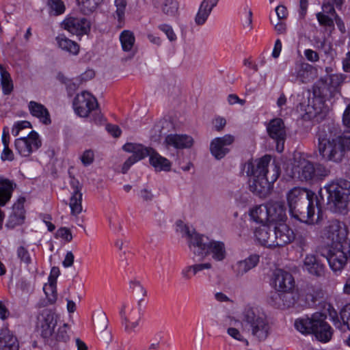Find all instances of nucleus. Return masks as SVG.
Here are the masks:
<instances>
[{"instance_id":"obj_55","label":"nucleus","mask_w":350,"mask_h":350,"mask_svg":"<svg viewBox=\"0 0 350 350\" xmlns=\"http://www.w3.org/2000/svg\"><path fill=\"white\" fill-rule=\"evenodd\" d=\"M228 334L233 338L243 342L246 346L249 345V342L247 339H245L240 333L239 330L234 328V327H229L227 329Z\"/></svg>"},{"instance_id":"obj_22","label":"nucleus","mask_w":350,"mask_h":350,"mask_svg":"<svg viewBox=\"0 0 350 350\" xmlns=\"http://www.w3.org/2000/svg\"><path fill=\"white\" fill-rule=\"evenodd\" d=\"M329 317L332 318L334 325L345 332L347 329L350 330V304H347L340 311V319L342 322L338 319L336 311L329 306L328 308Z\"/></svg>"},{"instance_id":"obj_45","label":"nucleus","mask_w":350,"mask_h":350,"mask_svg":"<svg viewBox=\"0 0 350 350\" xmlns=\"http://www.w3.org/2000/svg\"><path fill=\"white\" fill-rule=\"evenodd\" d=\"M241 22L245 29L250 31L252 29V12L247 5H245L243 8Z\"/></svg>"},{"instance_id":"obj_12","label":"nucleus","mask_w":350,"mask_h":350,"mask_svg":"<svg viewBox=\"0 0 350 350\" xmlns=\"http://www.w3.org/2000/svg\"><path fill=\"white\" fill-rule=\"evenodd\" d=\"M15 149L22 157H28L42 146L39 135L31 131L27 137L18 138L14 142Z\"/></svg>"},{"instance_id":"obj_20","label":"nucleus","mask_w":350,"mask_h":350,"mask_svg":"<svg viewBox=\"0 0 350 350\" xmlns=\"http://www.w3.org/2000/svg\"><path fill=\"white\" fill-rule=\"evenodd\" d=\"M273 283L277 291L287 293L293 289L295 282L290 273L278 269L273 273Z\"/></svg>"},{"instance_id":"obj_42","label":"nucleus","mask_w":350,"mask_h":350,"mask_svg":"<svg viewBox=\"0 0 350 350\" xmlns=\"http://www.w3.org/2000/svg\"><path fill=\"white\" fill-rule=\"evenodd\" d=\"M80 10L84 14H89L94 12L103 0H77Z\"/></svg>"},{"instance_id":"obj_9","label":"nucleus","mask_w":350,"mask_h":350,"mask_svg":"<svg viewBox=\"0 0 350 350\" xmlns=\"http://www.w3.org/2000/svg\"><path fill=\"white\" fill-rule=\"evenodd\" d=\"M176 226L177 230L188 239L189 247L194 254L201 257L207 256V248L211 241L208 237L199 234L195 231L191 232L182 221H178Z\"/></svg>"},{"instance_id":"obj_52","label":"nucleus","mask_w":350,"mask_h":350,"mask_svg":"<svg viewBox=\"0 0 350 350\" xmlns=\"http://www.w3.org/2000/svg\"><path fill=\"white\" fill-rule=\"evenodd\" d=\"M120 41L121 44H134V33L129 30H124L120 35Z\"/></svg>"},{"instance_id":"obj_19","label":"nucleus","mask_w":350,"mask_h":350,"mask_svg":"<svg viewBox=\"0 0 350 350\" xmlns=\"http://www.w3.org/2000/svg\"><path fill=\"white\" fill-rule=\"evenodd\" d=\"M274 247H283L291 243L295 239V234L284 222L278 223L273 229Z\"/></svg>"},{"instance_id":"obj_26","label":"nucleus","mask_w":350,"mask_h":350,"mask_svg":"<svg viewBox=\"0 0 350 350\" xmlns=\"http://www.w3.org/2000/svg\"><path fill=\"white\" fill-rule=\"evenodd\" d=\"M260 256L258 254H252L247 258L238 261L232 266L234 273L237 276H242L252 269L257 266Z\"/></svg>"},{"instance_id":"obj_59","label":"nucleus","mask_w":350,"mask_h":350,"mask_svg":"<svg viewBox=\"0 0 350 350\" xmlns=\"http://www.w3.org/2000/svg\"><path fill=\"white\" fill-rule=\"evenodd\" d=\"M295 242L297 246L300 247L304 251L307 246V238L305 236L299 234L297 237L295 236Z\"/></svg>"},{"instance_id":"obj_32","label":"nucleus","mask_w":350,"mask_h":350,"mask_svg":"<svg viewBox=\"0 0 350 350\" xmlns=\"http://www.w3.org/2000/svg\"><path fill=\"white\" fill-rule=\"evenodd\" d=\"M154 5L167 17H175L178 14L179 3L177 0H162L159 5H157L156 2H154Z\"/></svg>"},{"instance_id":"obj_39","label":"nucleus","mask_w":350,"mask_h":350,"mask_svg":"<svg viewBox=\"0 0 350 350\" xmlns=\"http://www.w3.org/2000/svg\"><path fill=\"white\" fill-rule=\"evenodd\" d=\"M305 301L308 307H314L317 301L321 297L322 292L321 290L314 286H307L304 290Z\"/></svg>"},{"instance_id":"obj_8","label":"nucleus","mask_w":350,"mask_h":350,"mask_svg":"<svg viewBox=\"0 0 350 350\" xmlns=\"http://www.w3.org/2000/svg\"><path fill=\"white\" fill-rule=\"evenodd\" d=\"M329 198L340 212L350 208V181L340 179L327 185Z\"/></svg>"},{"instance_id":"obj_50","label":"nucleus","mask_w":350,"mask_h":350,"mask_svg":"<svg viewBox=\"0 0 350 350\" xmlns=\"http://www.w3.org/2000/svg\"><path fill=\"white\" fill-rule=\"evenodd\" d=\"M332 16L329 14H326L325 13L318 12L317 14V18L318 22L321 25L325 27H332L334 26V21Z\"/></svg>"},{"instance_id":"obj_47","label":"nucleus","mask_w":350,"mask_h":350,"mask_svg":"<svg viewBox=\"0 0 350 350\" xmlns=\"http://www.w3.org/2000/svg\"><path fill=\"white\" fill-rule=\"evenodd\" d=\"M129 288L133 293L135 294L138 297H142L141 299H144V297L147 295L146 290L139 281L131 280L129 283Z\"/></svg>"},{"instance_id":"obj_51","label":"nucleus","mask_w":350,"mask_h":350,"mask_svg":"<svg viewBox=\"0 0 350 350\" xmlns=\"http://www.w3.org/2000/svg\"><path fill=\"white\" fill-rule=\"evenodd\" d=\"M338 141L341 144L343 156H345V150H350V130L345 131L341 136H337Z\"/></svg>"},{"instance_id":"obj_16","label":"nucleus","mask_w":350,"mask_h":350,"mask_svg":"<svg viewBox=\"0 0 350 350\" xmlns=\"http://www.w3.org/2000/svg\"><path fill=\"white\" fill-rule=\"evenodd\" d=\"M267 130L269 137L276 142L277 151L282 152L284 150L286 137L284 121L281 118L271 120L267 127Z\"/></svg>"},{"instance_id":"obj_44","label":"nucleus","mask_w":350,"mask_h":350,"mask_svg":"<svg viewBox=\"0 0 350 350\" xmlns=\"http://www.w3.org/2000/svg\"><path fill=\"white\" fill-rule=\"evenodd\" d=\"M212 10L203 3H200L198 11L195 16V23L198 25H204L207 21Z\"/></svg>"},{"instance_id":"obj_15","label":"nucleus","mask_w":350,"mask_h":350,"mask_svg":"<svg viewBox=\"0 0 350 350\" xmlns=\"http://www.w3.org/2000/svg\"><path fill=\"white\" fill-rule=\"evenodd\" d=\"M62 26L79 38L88 34L90 29V23L84 17L68 16L62 23Z\"/></svg>"},{"instance_id":"obj_35","label":"nucleus","mask_w":350,"mask_h":350,"mask_svg":"<svg viewBox=\"0 0 350 350\" xmlns=\"http://www.w3.org/2000/svg\"><path fill=\"white\" fill-rule=\"evenodd\" d=\"M209 254L217 261L223 260L226 256L224 243L221 241L211 240L207 248V255Z\"/></svg>"},{"instance_id":"obj_34","label":"nucleus","mask_w":350,"mask_h":350,"mask_svg":"<svg viewBox=\"0 0 350 350\" xmlns=\"http://www.w3.org/2000/svg\"><path fill=\"white\" fill-rule=\"evenodd\" d=\"M0 350H18L17 338L7 329L0 332Z\"/></svg>"},{"instance_id":"obj_30","label":"nucleus","mask_w":350,"mask_h":350,"mask_svg":"<svg viewBox=\"0 0 350 350\" xmlns=\"http://www.w3.org/2000/svg\"><path fill=\"white\" fill-rule=\"evenodd\" d=\"M272 235L273 229L266 225L257 228L254 231L256 239L259 243L267 247H274V241Z\"/></svg>"},{"instance_id":"obj_31","label":"nucleus","mask_w":350,"mask_h":350,"mask_svg":"<svg viewBox=\"0 0 350 350\" xmlns=\"http://www.w3.org/2000/svg\"><path fill=\"white\" fill-rule=\"evenodd\" d=\"M123 150L128 152H133L132 155L139 161L148 156L150 157L153 148L145 147L142 144L127 143L124 145Z\"/></svg>"},{"instance_id":"obj_60","label":"nucleus","mask_w":350,"mask_h":350,"mask_svg":"<svg viewBox=\"0 0 350 350\" xmlns=\"http://www.w3.org/2000/svg\"><path fill=\"white\" fill-rule=\"evenodd\" d=\"M106 129L114 137H120L122 133L120 127L114 124H107L106 126Z\"/></svg>"},{"instance_id":"obj_37","label":"nucleus","mask_w":350,"mask_h":350,"mask_svg":"<svg viewBox=\"0 0 350 350\" xmlns=\"http://www.w3.org/2000/svg\"><path fill=\"white\" fill-rule=\"evenodd\" d=\"M250 216L252 220L258 223H268L267 204L256 205L250 211Z\"/></svg>"},{"instance_id":"obj_46","label":"nucleus","mask_w":350,"mask_h":350,"mask_svg":"<svg viewBox=\"0 0 350 350\" xmlns=\"http://www.w3.org/2000/svg\"><path fill=\"white\" fill-rule=\"evenodd\" d=\"M16 256L21 262L25 264L27 266L30 265L32 259L28 248L25 245H20L16 249Z\"/></svg>"},{"instance_id":"obj_17","label":"nucleus","mask_w":350,"mask_h":350,"mask_svg":"<svg viewBox=\"0 0 350 350\" xmlns=\"http://www.w3.org/2000/svg\"><path fill=\"white\" fill-rule=\"evenodd\" d=\"M56 325L57 319L55 314L51 310H42L38 317L37 324L38 329L41 336L44 338H49L53 334Z\"/></svg>"},{"instance_id":"obj_56","label":"nucleus","mask_w":350,"mask_h":350,"mask_svg":"<svg viewBox=\"0 0 350 350\" xmlns=\"http://www.w3.org/2000/svg\"><path fill=\"white\" fill-rule=\"evenodd\" d=\"M31 124L28 121H20L17 122L12 128V134L14 136H17L19 134V132L26 128H31Z\"/></svg>"},{"instance_id":"obj_6","label":"nucleus","mask_w":350,"mask_h":350,"mask_svg":"<svg viewBox=\"0 0 350 350\" xmlns=\"http://www.w3.org/2000/svg\"><path fill=\"white\" fill-rule=\"evenodd\" d=\"M242 321L252 336L258 342L265 341L271 333V325L266 316L253 308H245Z\"/></svg>"},{"instance_id":"obj_21","label":"nucleus","mask_w":350,"mask_h":350,"mask_svg":"<svg viewBox=\"0 0 350 350\" xmlns=\"http://www.w3.org/2000/svg\"><path fill=\"white\" fill-rule=\"evenodd\" d=\"M164 144L167 148L185 149L192 146L193 139L186 134H170L165 137Z\"/></svg>"},{"instance_id":"obj_57","label":"nucleus","mask_w":350,"mask_h":350,"mask_svg":"<svg viewBox=\"0 0 350 350\" xmlns=\"http://www.w3.org/2000/svg\"><path fill=\"white\" fill-rule=\"evenodd\" d=\"M57 237L66 240L67 242H70L72 239V235L70 230L67 228H60L56 232Z\"/></svg>"},{"instance_id":"obj_36","label":"nucleus","mask_w":350,"mask_h":350,"mask_svg":"<svg viewBox=\"0 0 350 350\" xmlns=\"http://www.w3.org/2000/svg\"><path fill=\"white\" fill-rule=\"evenodd\" d=\"M212 267L210 262L195 264L185 267L180 272L181 276L185 280H190L192 277L204 269H209Z\"/></svg>"},{"instance_id":"obj_1","label":"nucleus","mask_w":350,"mask_h":350,"mask_svg":"<svg viewBox=\"0 0 350 350\" xmlns=\"http://www.w3.org/2000/svg\"><path fill=\"white\" fill-rule=\"evenodd\" d=\"M245 166L247 175L253 176L249 183L250 191L260 198H266L280 174L279 165L267 154Z\"/></svg>"},{"instance_id":"obj_13","label":"nucleus","mask_w":350,"mask_h":350,"mask_svg":"<svg viewBox=\"0 0 350 350\" xmlns=\"http://www.w3.org/2000/svg\"><path fill=\"white\" fill-rule=\"evenodd\" d=\"M73 107L78 116L87 117L91 111L98 107V102L92 94L83 91L75 98Z\"/></svg>"},{"instance_id":"obj_29","label":"nucleus","mask_w":350,"mask_h":350,"mask_svg":"<svg viewBox=\"0 0 350 350\" xmlns=\"http://www.w3.org/2000/svg\"><path fill=\"white\" fill-rule=\"evenodd\" d=\"M268 223H282L286 218L285 209L284 206L276 202H269L267 203Z\"/></svg>"},{"instance_id":"obj_62","label":"nucleus","mask_w":350,"mask_h":350,"mask_svg":"<svg viewBox=\"0 0 350 350\" xmlns=\"http://www.w3.org/2000/svg\"><path fill=\"white\" fill-rule=\"evenodd\" d=\"M275 12L278 20L285 19L288 16V11L286 8L282 5L275 8Z\"/></svg>"},{"instance_id":"obj_63","label":"nucleus","mask_w":350,"mask_h":350,"mask_svg":"<svg viewBox=\"0 0 350 350\" xmlns=\"http://www.w3.org/2000/svg\"><path fill=\"white\" fill-rule=\"evenodd\" d=\"M214 128L217 131H221L226 124V120L221 117L216 118L213 121Z\"/></svg>"},{"instance_id":"obj_48","label":"nucleus","mask_w":350,"mask_h":350,"mask_svg":"<svg viewBox=\"0 0 350 350\" xmlns=\"http://www.w3.org/2000/svg\"><path fill=\"white\" fill-rule=\"evenodd\" d=\"M43 289L49 301L51 304L55 303L57 299V292L53 282H51L49 284H45Z\"/></svg>"},{"instance_id":"obj_33","label":"nucleus","mask_w":350,"mask_h":350,"mask_svg":"<svg viewBox=\"0 0 350 350\" xmlns=\"http://www.w3.org/2000/svg\"><path fill=\"white\" fill-rule=\"evenodd\" d=\"M150 165L154 167L157 171L169 172L171 170L172 163L165 157L160 155L153 149L149 158Z\"/></svg>"},{"instance_id":"obj_38","label":"nucleus","mask_w":350,"mask_h":350,"mask_svg":"<svg viewBox=\"0 0 350 350\" xmlns=\"http://www.w3.org/2000/svg\"><path fill=\"white\" fill-rule=\"evenodd\" d=\"M114 4L116 9L113 14V17L118 21V26L119 27H122L124 23L125 11L127 5V1L115 0Z\"/></svg>"},{"instance_id":"obj_64","label":"nucleus","mask_w":350,"mask_h":350,"mask_svg":"<svg viewBox=\"0 0 350 350\" xmlns=\"http://www.w3.org/2000/svg\"><path fill=\"white\" fill-rule=\"evenodd\" d=\"M304 55L308 61L315 62L319 59V55L316 51L311 49H307L304 52Z\"/></svg>"},{"instance_id":"obj_61","label":"nucleus","mask_w":350,"mask_h":350,"mask_svg":"<svg viewBox=\"0 0 350 350\" xmlns=\"http://www.w3.org/2000/svg\"><path fill=\"white\" fill-rule=\"evenodd\" d=\"M1 158L3 161L14 160V154L12 150L9 148V146H4V148L1 155Z\"/></svg>"},{"instance_id":"obj_23","label":"nucleus","mask_w":350,"mask_h":350,"mask_svg":"<svg viewBox=\"0 0 350 350\" xmlns=\"http://www.w3.org/2000/svg\"><path fill=\"white\" fill-rule=\"evenodd\" d=\"M14 191V184L9 179L0 176V206H5L10 200ZM4 213L0 209V228H2Z\"/></svg>"},{"instance_id":"obj_25","label":"nucleus","mask_w":350,"mask_h":350,"mask_svg":"<svg viewBox=\"0 0 350 350\" xmlns=\"http://www.w3.org/2000/svg\"><path fill=\"white\" fill-rule=\"evenodd\" d=\"M325 265L314 254H308L304 260L303 269L310 275L321 277L324 275Z\"/></svg>"},{"instance_id":"obj_49","label":"nucleus","mask_w":350,"mask_h":350,"mask_svg":"<svg viewBox=\"0 0 350 350\" xmlns=\"http://www.w3.org/2000/svg\"><path fill=\"white\" fill-rule=\"evenodd\" d=\"M159 29L165 34L170 42H172L176 40V35L172 26L167 24H161L159 26Z\"/></svg>"},{"instance_id":"obj_11","label":"nucleus","mask_w":350,"mask_h":350,"mask_svg":"<svg viewBox=\"0 0 350 350\" xmlns=\"http://www.w3.org/2000/svg\"><path fill=\"white\" fill-rule=\"evenodd\" d=\"M325 257L333 271H341L350 257V243L331 247Z\"/></svg>"},{"instance_id":"obj_53","label":"nucleus","mask_w":350,"mask_h":350,"mask_svg":"<svg viewBox=\"0 0 350 350\" xmlns=\"http://www.w3.org/2000/svg\"><path fill=\"white\" fill-rule=\"evenodd\" d=\"M68 327L67 324H64L63 326L59 327L56 334V340L57 341L66 342L69 340V335L68 334Z\"/></svg>"},{"instance_id":"obj_43","label":"nucleus","mask_w":350,"mask_h":350,"mask_svg":"<svg viewBox=\"0 0 350 350\" xmlns=\"http://www.w3.org/2000/svg\"><path fill=\"white\" fill-rule=\"evenodd\" d=\"M47 6L49 8V14L53 16L63 14L66 10V6L62 0H48Z\"/></svg>"},{"instance_id":"obj_54","label":"nucleus","mask_w":350,"mask_h":350,"mask_svg":"<svg viewBox=\"0 0 350 350\" xmlns=\"http://www.w3.org/2000/svg\"><path fill=\"white\" fill-rule=\"evenodd\" d=\"M94 160V154L92 150H86L81 157V161L83 165L88 166L92 164Z\"/></svg>"},{"instance_id":"obj_3","label":"nucleus","mask_w":350,"mask_h":350,"mask_svg":"<svg viewBox=\"0 0 350 350\" xmlns=\"http://www.w3.org/2000/svg\"><path fill=\"white\" fill-rule=\"evenodd\" d=\"M316 136L322 159L326 161L340 162L344 157L342 148L332 128L325 125L319 126Z\"/></svg>"},{"instance_id":"obj_18","label":"nucleus","mask_w":350,"mask_h":350,"mask_svg":"<svg viewBox=\"0 0 350 350\" xmlns=\"http://www.w3.org/2000/svg\"><path fill=\"white\" fill-rule=\"evenodd\" d=\"M234 142V137L232 135H225L221 137L213 139L210 144V151L217 159L224 158L229 152L230 148Z\"/></svg>"},{"instance_id":"obj_27","label":"nucleus","mask_w":350,"mask_h":350,"mask_svg":"<svg viewBox=\"0 0 350 350\" xmlns=\"http://www.w3.org/2000/svg\"><path fill=\"white\" fill-rule=\"evenodd\" d=\"M25 200H18V202L13 205L12 213L8 218L6 226L8 228H14L16 226L23 224L25 220V209L24 203Z\"/></svg>"},{"instance_id":"obj_5","label":"nucleus","mask_w":350,"mask_h":350,"mask_svg":"<svg viewBox=\"0 0 350 350\" xmlns=\"http://www.w3.org/2000/svg\"><path fill=\"white\" fill-rule=\"evenodd\" d=\"M326 316L315 313L311 318H300L295 321V328L302 334H313L321 342H328L332 338L333 329L325 321Z\"/></svg>"},{"instance_id":"obj_24","label":"nucleus","mask_w":350,"mask_h":350,"mask_svg":"<svg viewBox=\"0 0 350 350\" xmlns=\"http://www.w3.org/2000/svg\"><path fill=\"white\" fill-rule=\"evenodd\" d=\"M70 186L73 189L70 199L69 206L71 209V214L77 215L82 212V193L79 182L72 178L70 181Z\"/></svg>"},{"instance_id":"obj_41","label":"nucleus","mask_w":350,"mask_h":350,"mask_svg":"<svg viewBox=\"0 0 350 350\" xmlns=\"http://www.w3.org/2000/svg\"><path fill=\"white\" fill-rule=\"evenodd\" d=\"M271 299L275 301V305L278 307L282 306L283 307L288 308L294 303L293 295L290 293H278L275 292Z\"/></svg>"},{"instance_id":"obj_40","label":"nucleus","mask_w":350,"mask_h":350,"mask_svg":"<svg viewBox=\"0 0 350 350\" xmlns=\"http://www.w3.org/2000/svg\"><path fill=\"white\" fill-rule=\"evenodd\" d=\"M0 72L3 93L5 95H8L13 90L12 80L9 72L3 68L1 64H0Z\"/></svg>"},{"instance_id":"obj_28","label":"nucleus","mask_w":350,"mask_h":350,"mask_svg":"<svg viewBox=\"0 0 350 350\" xmlns=\"http://www.w3.org/2000/svg\"><path fill=\"white\" fill-rule=\"evenodd\" d=\"M28 109L30 114L39 119L42 124L49 125L51 123L49 111L44 105L36 101H30Z\"/></svg>"},{"instance_id":"obj_7","label":"nucleus","mask_w":350,"mask_h":350,"mask_svg":"<svg viewBox=\"0 0 350 350\" xmlns=\"http://www.w3.org/2000/svg\"><path fill=\"white\" fill-rule=\"evenodd\" d=\"M345 224L337 219L329 220L321 231V237L331 247L350 243Z\"/></svg>"},{"instance_id":"obj_2","label":"nucleus","mask_w":350,"mask_h":350,"mask_svg":"<svg viewBox=\"0 0 350 350\" xmlns=\"http://www.w3.org/2000/svg\"><path fill=\"white\" fill-rule=\"evenodd\" d=\"M315 194L309 190L295 187L287 194L289 212L292 217L306 224H313L315 213Z\"/></svg>"},{"instance_id":"obj_10","label":"nucleus","mask_w":350,"mask_h":350,"mask_svg":"<svg viewBox=\"0 0 350 350\" xmlns=\"http://www.w3.org/2000/svg\"><path fill=\"white\" fill-rule=\"evenodd\" d=\"M144 302V299H140L137 305H122L120 315L126 332H135L136 327L139 325V322L142 316V306Z\"/></svg>"},{"instance_id":"obj_14","label":"nucleus","mask_w":350,"mask_h":350,"mask_svg":"<svg viewBox=\"0 0 350 350\" xmlns=\"http://www.w3.org/2000/svg\"><path fill=\"white\" fill-rule=\"evenodd\" d=\"M315 68L302 59L297 60L290 69V76L301 83L310 82L315 77Z\"/></svg>"},{"instance_id":"obj_58","label":"nucleus","mask_w":350,"mask_h":350,"mask_svg":"<svg viewBox=\"0 0 350 350\" xmlns=\"http://www.w3.org/2000/svg\"><path fill=\"white\" fill-rule=\"evenodd\" d=\"M320 13H325L326 14H329L330 16L335 17L337 16L335 9L334 8V4L330 3L329 1H323L322 5V12H321Z\"/></svg>"},{"instance_id":"obj_4","label":"nucleus","mask_w":350,"mask_h":350,"mask_svg":"<svg viewBox=\"0 0 350 350\" xmlns=\"http://www.w3.org/2000/svg\"><path fill=\"white\" fill-rule=\"evenodd\" d=\"M330 170L323 164L314 163L301 155H295L291 167V176L301 181L317 182L325 179Z\"/></svg>"}]
</instances>
